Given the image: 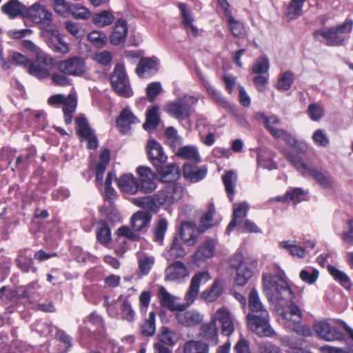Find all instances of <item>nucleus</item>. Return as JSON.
<instances>
[{
    "instance_id": "f257e3e1",
    "label": "nucleus",
    "mask_w": 353,
    "mask_h": 353,
    "mask_svg": "<svg viewBox=\"0 0 353 353\" xmlns=\"http://www.w3.org/2000/svg\"><path fill=\"white\" fill-rule=\"evenodd\" d=\"M184 187L179 183L165 184L152 195L133 199L132 203L140 208L157 213L161 208L168 210L184 195Z\"/></svg>"
},
{
    "instance_id": "f03ea898",
    "label": "nucleus",
    "mask_w": 353,
    "mask_h": 353,
    "mask_svg": "<svg viewBox=\"0 0 353 353\" xmlns=\"http://www.w3.org/2000/svg\"><path fill=\"white\" fill-rule=\"evenodd\" d=\"M263 284L270 301H275L281 305L283 301L290 302V311L281 312L283 319L290 321L292 316H296L299 319L302 318L300 307L292 301L295 294L285 279L279 276H274L267 281L265 277L263 276Z\"/></svg>"
},
{
    "instance_id": "7ed1b4c3",
    "label": "nucleus",
    "mask_w": 353,
    "mask_h": 353,
    "mask_svg": "<svg viewBox=\"0 0 353 353\" xmlns=\"http://www.w3.org/2000/svg\"><path fill=\"white\" fill-rule=\"evenodd\" d=\"M248 307L250 312L247 315L248 324L250 329L259 336H272L274 331L269 323V313L261 303L256 288L249 294Z\"/></svg>"
},
{
    "instance_id": "20e7f679",
    "label": "nucleus",
    "mask_w": 353,
    "mask_h": 353,
    "mask_svg": "<svg viewBox=\"0 0 353 353\" xmlns=\"http://www.w3.org/2000/svg\"><path fill=\"white\" fill-rule=\"evenodd\" d=\"M284 155L288 161L303 176L312 177L323 188L330 189L332 187V179L328 171L307 165L301 157L294 154L292 151L285 150Z\"/></svg>"
},
{
    "instance_id": "39448f33",
    "label": "nucleus",
    "mask_w": 353,
    "mask_h": 353,
    "mask_svg": "<svg viewBox=\"0 0 353 353\" xmlns=\"http://www.w3.org/2000/svg\"><path fill=\"white\" fill-rule=\"evenodd\" d=\"M229 263L230 268L236 270L234 284L241 287L245 286L248 283L258 265L257 260L244 258L241 252L232 255L229 259Z\"/></svg>"
},
{
    "instance_id": "423d86ee",
    "label": "nucleus",
    "mask_w": 353,
    "mask_h": 353,
    "mask_svg": "<svg viewBox=\"0 0 353 353\" xmlns=\"http://www.w3.org/2000/svg\"><path fill=\"white\" fill-rule=\"evenodd\" d=\"M353 28V20L346 19L342 23L327 28L325 30H316L313 32L314 38L322 37L328 46H341L351 33Z\"/></svg>"
},
{
    "instance_id": "0eeeda50",
    "label": "nucleus",
    "mask_w": 353,
    "mask_h": 353,
    "mask_svg": "<svg viewBox=\"0 0 353 353\" xmlns=\"http://www.w3.org/2000/svg\"><path fill=\"white\" fill-rule=\"evenodd\" d=\"M197 101L198 99L193 97L185 96L176 101L167 103L164 107V111L172 117L183 121L190 118L192 105Z\"/></svg>"
},
{
    "instance_id": "6e6552de",
    "label": "nucleus",
    "mask_w": 353,
    "mask_h": 353,
    "mask_svg": "<svg viewBox=\"0 0 353 353\" xmlns=\"http://www.w3.org/2000/svg\"><path fill=\"white\" fill-rule=\"evenodd\" d=\"M54 68L59 72L72 77H81L86 73L85 59L79 56H73L66 59L55 61Z\"/></svg>"
},
{
    "instance_id": "1a4fd4ad",
    "label": "nucleus",
    "mask_w": 353,
    "mask_h": 353,
    "mask_svg": "<svg viewBox=\"0 0 353 353\" xmlns=\"http://www.w3.org/2000/svg\"><path fill=\"white\" fill-rule=\"evenodd\" d=\"M110 83L113 90L120 97L128 98L132 96L133 92L130 88L124 65L117 64L110 76Z\"/></svg>"
},
{
    "instance_id": "9d476101",
    "label": "nucleus",
    "mask_w": 353,
    "mask_h": 353,
    "mask_svg": "<svg viewBox=\"0 0 353 353\" xmlns=\"http://www.w3.org/2000/svg\"><path fill=\"white\" fill-rule=\"evenodd\" d=\"M25 18L30 19L33 23L42 26L46 31L50 30L52 22V14L44 6L34 3L27 8Z\"/></svg>"
},
{
    "instance_id": "9b49d317",
    "label": "nucleus",
    "mask_w": 353,
    "mask_h": 353,
    "mask_svg": "<svg viewBox=\"0 0 353 353\" xmlns=\"http://www.w3.org/2000/svg\"><path fill=\"white\" fill-rule=\"evenodd\" d=\"M137 173L139 175V190L143 194H150L157 188L155 181L154 174L150 168L140 165L137 168Z\"/></svg>"
},
{
    "instance_id": "f8f14e48",
    "label": "nucleus",
    "mask_w": 353,
    "mask_h": 353,
    "mask_svg": "<svg viewBox=\"0 0 353 353\" xmlns=\"http://www.w3.org/2000/svg\"><path fill=\"white\" fill-rule=\"evenodd\" d=\"M313 328L319 337L327 341H341L345 337L340 329L327 321H319L314 325Z\"/></svg>"
},
{
    "instance_id": "ddd939ff",
    "label": "nucleus",
    "mask_w": 353,
    "mask_h": 353,
    "mask_svg": "<svg viewBox=\"0 0 353 353\" xmlns=\"http://www.w3.org/2000/svg\"><path fill=\"white\" fill-rule=\"evenodd\" d=\"M159 180L161 183H171L176 181L181 175V172L177 164L173 163L168 165L159 163L154 166Z\"/></svg>"
},
{
    "instance_id": "4468645a",
    "label": "nucleus",
    "mask_w": 353,
    "mask_h": 353,
    "mask_svg": "<svg viewBox=\"0 0 353 353\" xmlns=\"http://www.w3.org/2000/svg\"><path fill=\"white\" fill-rule=\"evenodd\" d=\"M216 244V242L214 239L207 238L193 254L192 256L193 263L199 265L201 263L212 258L215 252Z\"/></svg>"
},
{
    "instance_id": "2eb2a0df",
    "label": "nucleus",
    "mask_w": 353,
    "mask_h": 353,
    "mask_svg": "<svg viewBox=\"0 0 353 353\" xmlns=\"http://www.w3.org/2000/svg\"><path fill=\"white\" fill-rule=\"evenodd\" d=\"M218 331L216 319L212 318L210 322L201 325L199 336L209 344V346H214L219 342Z\"/></svg>"
},
{
    "instance_id": "dca6fc26",
    "label": "nucleus",
    "mask_w": 353,
    "mask_h": 353,
    "mask_svg": "<svg viewBox=\"0 0 353 353\" xmlns=\"http://www.w3.org/2000/svg\"><path fill=\"white\" fill-rule=\"evenodd\" d=\"M139 123L138 118L133 114L129 107L122 109L119 115L116 119V124L120 132L128 133L130 125Z\"/></svg>"
},
{
    "instance_id": "f3484780",
    "label": "nucleus",
    "mask_w": 353,
    "mask_h": 353,
    "mask_svg": "<svg viewBox=\"0 0 353 353\" xmlns=\"http://www.w3.org/2000/svg\"><path fill=\"white\" fill-rule=\"evenodd\" d=\"M148 158L154 166L157 165V162L163 163L167 160V156L165 154L161 145L154 139L148 141L146 146Z\"/></svg>"
},
{
    "instance_id": "a211bd4d",
    "label": "nucleus",
    "mask_w": 353,
    "mask_h": 353,
    "mask_svg": "<svg viewBox=\"0 0 353 353\" xmlns=\"http://www.w3.org/2000/svg\"><path fill=\"white\" fill-rule=\"evenodd\" d=\"M208 172L206 165L198 167L196 165L185 163L183 167V177L191 183H197L203 179Z\"/></svg>"
},
{
    "instance_id": "6ab92c4d",
    "label": "nucleus",
    "mask_w": 353,
    "mask_h": 353,
    "mask_svg": "<svg viewBox=\"0 0 353 353\" xmlns=\"http://www.w3.org/2000/svg\"><path fill=\"white\" fill-rule=\"evenodd\" d=\"M214 319L221 324V334L225 336L231 335L234 331V326L231 314L226 307L219 308L214 314Z\"/></svg>"
},
{
    "instance_id": "aec40b11",
    "label": "nucleus",
    "mask_w": 353,
    "mask_h": 353,
    "mask_svg": "<svg viewBox=\"0 0 353 353\" xmlns=\"http://www.w3.org/2000/svg\"><path fill=\"white\" fill-rule=\"evenodd\" d=\"M196 230V225L194 223L187 221L181 222L179 234L185 245L192 246L196 244L197 241Z\"/></svg>"
},
{
    "instance_id": "412c9836",
    "label": "nucleus",
    "mask_w": 353,
    "mask_h": 353,
    "mask_svg": "<svg viewBox=\"0 0 353 353\" xmlns=\"http://www.w3.org/2000/svg\"><path fill=\"white\" fill-rule=\"evenodd\" d=\"M128 27L127 21L123 19H118L113 26L110 35V42L112 45L118 46L123 43L127 37Z\"/></svg>"
},
{
    "instance_id": "4be33fe9",
    "label": "nucleus",
    "mask_w": 353,
    "mask_h": 353,
    "mask_svg": "<svg viewBox=\"0 0 353 353\" xmlns=\"http://www.w3.org/2000/svg\"><path fill=\"white\" fill-rule=\"evenodd\" d=\"M157 297L161 307L168 309L170 311L185 310L183 305L175 303V297L171 295L164 286H160L157 292Z\"/></svg>"
},
{
    "instance_id": "5701e85b",
    "label": "nucleus",
    "mask_w": 353,
    "mask_h": 353,
    "mask_svg": "<svg viewBox=\"0 0 353 353\" xmlns=\"http://www.w3.org/2000/svg\"><path fill=\"white\" fill-rule=\"evenodd\" d=\"M210 279V274L208 272H199L195 274L191 279L188 292L185 294V300L188 303H192L196 299L199 287L203 279L206 282Z\"/></svg>"
},
{
    "instance_id": "b1692460",
    "label": "nucleus",
    "mask_w": 353,
    "mask_h": 353,
    "mask_svg": "<svg viewBox=\"0 0 353 353\" xmlns=\"http://www.w3.org/2000/svg\"><path fill=\"white\" fill-rule=\"evenodd\" d=\"M116 181L118 188L124 193L135 194L139 191V181L131 173L122 174Z\"/></svg>"
},
{
    "instance_id": "393cba45",
    "label": "nucleus",
    "mask_w": 353,
    "mask_h": 353,
    "mask_svg": "<svg viewBox=\"0 0 353 353\" xmlns=\"http://www.w3.org/2000/svg\"><path fill=\"white\" fill-rule=\"evenodd\" d=\"M283 140L285 143L292 149V151L294 154L301 157V155H305L309 150L308 144L303 141L296 139L290 132H287ZM285 150H289V149H285L283 150V154H284ZM285 157V155H283Z\"/></svg>"
},
{
    "instance_id": "a878e982",
    "label": "nucleus",
    "mask_w": 353,
    "mask_h": 353,
    "mask_svg": "<svg viewBox=\"0 0 353 353\" xmlns=\"http://www.w3.org/2000/svg\"><path fill=\"white\" fill-rule=\"evenodd\" d=\"M189 272L186 265L180 261H176L170 264L165 269V280H181L188 276Z\"/></svg>"
},
{
    "instance_id": "bb28decb",
    "label": "nucleus",
    "mask_w": 353,
    "mask_h": 353,
    "mask_svg": "<svg viewBox=\"0 0 353 353\" xmlns=\"http://www.w3.org/2000/svg\"><path fill=\"white\" fill-rule=\"evenodd\" d=\"M159 70V63L155 57H142L137 65L135 72L139 77H145V74L152 75Z\"/></svg>"
},
{
    "instance_id": "cd10ccee",
    "label": "nucleus",
    "mask_w": 353,
    "mask_h": 353,
    "mask_svg": "<svg viewBox=\"0 0 353 353\" xmlns=\"http://www.w3.org/2000/svg\"><path fill=\"white\" fill-rule=\"evenodd\" d=\"M0 61L3 70L10 69L14 64L28 68L29 64L32 62L26 57L15 51L10 52L7 58L0 55Z\"/></svg>"
},
{
    "instance_id": "c85d7f7f",
    "label": "nucleus",
    "mask_w": 353,
    "mask_h": 353,
    "mask_svg": "<svg viewBox=\"0 0 353 353\" xmlns=\"http://www.w3.org/2000/svg\"><path fill=\"white\" fill-rule=\"evenodd\" d=\"M175 319L177 322L184 326H195L201 323L203 316L196 311L188 310L182 312L176 311Z\"/></svg>"
},
{
    "instance_id": "c756f323",
    "label": "nucleus",
    "mask_w": 353,
    "mask_h": 353,
    "mask_svg": "<svg viewBox=\"0 0 353 353\" xmlns=\"http://www.w3.org/2000/svg\"><path fill=\"white\" fill-rule=\"evenodd\" d=\"M177 7L181 12V24L185 29H190L194 37L198 35V28L193 24L194 18L188 4L180 2Z\"/></svg>"
},
{
    "instance_id": "7c9ffc66",
    "label": "nucleus",
    "mask_w": 353,
    "mask_h": 353,
    "mask_svg": "<svg viewBox=\"0 0 353 353\" xmlns=\"http://www.w3.org/2000/svg\"><path fill=\"white\" fill-rule=\"evenodd\" d=\"M17 266L23 272H29L31 270L36 271L34 268V261L32 257V252L30 249L21 250L18 252L17 257L15 260Z\"/></svg>"
},
{
    "instance_id": "2f4dec72",
    "label": "nucleus",
    "mask_w": 353,
    "mask_h": 353,
    "mask_svg": "<svg viewBox=\"0 0 353 353\" xmlns=\"http://www.w3.org/2000/svg\"><path fill=\"white\" fill-rule=\"evenodd\" d=\"M248 210V206L245 203H241L234 205V211L232 214V219L230 223L228 225L226 228V233L230 234L232 230L235 228L237 225L240 224L243 218L246 216L247 212Z\"/></svg>"
},
{
    "instance_id": "473e14b6",
    "label": "nucleus",
    "mask_w": 353,
    "mask_h": 353,
    "mask_svg": "<svg viewBox=\"0 0 353 353\" xmlns=\"http://www.w3.org/2000/svg\"><path fill=\"white\" fill-rule=\"evenodd\" d=\"M1 11L10 18H15L19 16L25 18L27 7L18 0H9L1 7Z\"/></svg>"
},
{
    "instance_id": "72a5a7b5",
    "label": "nucleus",
    "mask_w": 353,
    "mask_h": 353,
    "mask_svg": "<svg viewBox=\"0 0 353 353\" xmlns=\"http://www.w3.org/2000/svg\"><path fill=\"white\" fill-rule=\"evenodd\" d=\"M151 219L152 215L149 212L138 211L131 217V227L135 231H141L148 226Z\"/></svg>"
},
{
    "instance_id": "f704fd0d",
    "label": "nucleus",
    "mask_w": 353,
    "mask_h": 353,
    "mask_svg": "<svg viewBox=\"0 0 353 353\" xmlns=\"http://www.w3.org/2000/svg\"><path fill=\"white\" fill-rule=\"evenodd\" d=\"M303 196L304 191L302 188H294L288 190L283 195L274 197L272 200L281 203H288L290 201L299 203L303 200Z\"/></svg>"
},
{
    "instance_id": "c9c22d12",
    "label": "nucleus",
    "mask_w": 353,
    "mask_h": 353,
    "mask_svg": "<svg viewBox=\"0 0 353 353\" xmlns=\"http://www.w3.org/2000/svg\"><path fill=\"white\" fill-rule=\"evenodd\" d=\"M48 46L54 52L65 54L69 52L70 47L59 34L52 33L48 41Z\"/></svg>"
},
{
    "instance_id": "e433bc0d",
    "label": "nucleus",
    "mask_w": 353,
    "mask_h": 353,
    "mask_svg": "<svg viewBox=\"0 0 353 353\" xmlns=\"http://www.w3.org/2000/svg\"><path fill=\"white\" fill-rule=\"evenodd\" d=\"M209 344L201 340L186 341L183 347V353H209Z\"/></svg>"
},
{
    "instance_id": "4c0bfd02",
    "label": "nucleus",
    "mask_w": 353,
    "mask_h": 353,
    "mask_svg": "<svg viewBox=\"0 0 353 353\" xmlns=\"http://www.w3.org/2000/svg\"><path fill=\"white\" fill-rule=\"evenodd\" d=\"M160 122L159 108L158 106H152L147 110L146 120L143 127L145 130H154Z\"/></svg>"
},
{
    "instance_id": "58836bf2",
    "label": "nucleus",
    "mask_w": 353,
    "mask_h": 353,
    "mask_svg": "<svg viewBox=\"0 0 353 353\" xmlns=\"http://www.w3.org/2000/svg\"><path fill=\"white\" fill-rule=\"evenodd\" d=\"M77 105V100L76 97L72 94H68L63 107L64 121L66 125H69L72 123L73 113L75 112Z\"/></svg>"
},
{
    "instance_id": "ea45409f",
    "label": "nucleus",
    "mask_w": 353,
    "mask_h": 353,
    "mask_svg": "<svg viewBox=\"0 0 353 353\" xmlns=\"http://www.w3.org/2000/svg\"><path fill=\"white\" fill-rule=\"evenodd\" d=\"M223 288L221 281L216 279L214 281L211 288L202 293L203 298L208 302H214L217 300L223 294Z\"/></svg>"
},
{
    "instance_id": "a19ab883",
    "label": "nucleus",
    "mask_w": 353,
    "mask_h": 353,
    "mask_svg": "<svg viewBox=\"0 0 353 353\" xmlns=\"http://www.w3.org/2000/svg\"><path fill=\"white\" fill-rule=\"evenodd\" d=\"M92 20L94 25L102 28L110 25L114 20V16L110 10H103L95 13Z\"/></svg>"
},
{
    "instance_id": "79ce46f5",
    "label": "nucleus",
    "mask_w": 353,
    "mask_h": 353,
    "mask_svg": "<svg viewBox=\"0 0 353 353\" xmlns=\"http://www.w3.org/2000/svg\"><path fill=\"white\" fill-rule=\"evenodd\" d=\"M306 0H290L285 12L286 17L294 20L299 18L303 14V6Z\"/></svg>"
},
{
    "instance_id": "37998d69",
    "label": "nucleus",
    "mask_w": 353,
    "mask_h": 353,
    "mask_svg": "<svg viewBox=\"0 0 353 353\" xmlns=\"http://www.w3.org/2000/svg\"><path fill=\"white\" fill-rule=\"evenodd\" d=\"M179 157L188 159L195 163L201 161L198 149L194 145H185L180 148L176 153Z\"/></svg>"
},
{
    "instance_id": "c03bdc74",
    "label": "nucleus",
    "mask_w": 353,
    "mask_h": 353,
    "mask_svg": "<svg viewBox=\"0 0 353 353\" xmlns=\"http://www.w3.org/2000/svg\"><path fill=\"white\" fill-rule=\"evenodd\" d=\"M168 229V221L165 218H160L153 230V241L162 245L165 234Z\"/></svg>"
},
{
    "instance_id": "a18cd8bd",
    "label": "nucleus",
    "mask_w": 353,
    "mask_h": 353,
    "mask_svg": "<svg viewBox=\"0 0 353 353\" xmlns=\"http://www.w3.org/2000/svg\"><path fill=\"white\" fill-rule=\"evenodd\" d=\"M215 214V208L213 203L208 206V211L201 216L199 231L200 233L213 226V219Z\"/></svg>"
},
{
    "instance_id": "49530a36",
    "label": "nucleus",
    "mask_w": 353,
    "mask_h": 353,
    "mask_svg": "<svg viewBox=\"0 0 353 353\" xmlns=\"http://www.w3.org/2000/svg\"><path fill=\"white\" fill-rule=\"evenodd\" d=\"M155 316L154 312H150L148 319H145L140 326V332L143 336H152L155 333Z\"/></svg>"
},
{
    "instance_id": "de8ad7c7",
    "label": "nucleus",
    "mask_w": 353,
    "mask_h": 353,
    "mask_svg": "<svg viewBox=\"0 0 353 353\" xmlns=\"http://www.w3.org/2000/svg\"><path fill=\"white\" fill-rule=\"evenodd\" d=\"M168 254L172 260L182 259L186 255L185 250L176 236L173 238Z\"/></svg>"
},
{
    "instance_id": "09e8293b",
    "label": "nucleus",
    "mask_w": 353,
    "mask_h": 353,
    "mask_svg": "<svg viewBox=\"0 0 353 353\" xmlns=\"http://www.w3.org/2000/svg\"><path fill=\"white\" fill-rule=\"evenodd\" d=\"M202 85L205 88L210 97L218 103H223L225 102L220 92L216 90L211 85L210 82L201 74L199 75Z\"/></svg>"
},
{
    "instance_id": "8fccbe9b",
    "label": "nucleus",
    "mask_w": 353,
    "mask_h": 353,
    "mask_svg": "<svg viewBox=\"0 0 353 353\" xmlns=\"http://www.w3.org/2000/svg\"><path fill=\"white\" fill-rule=\"evenodd\" d=\"M327 270L329 273L333 276L336 281L339 282L345 289H350L351 281L347 275H346L343 272L332 265H329Z\"/></svg>"
},
{
    "instance_id": "3c124183",
    "label": "nucleus",
    "mask_w": 353,
    "mask_h": 353,
    "mask_svg": "<svg viewBox=\"0 0 353 353\" xmlns=\"http://www.w3.org/2000/svg\"><path fill=\"white\" fill-rule=\"evenodd\" d=\"M281 248L286 250L290 255L297 256L298 258H303L305 256L306 250L304 247L299 245H293L289 243L288 241H283L279 243Z\"/></svg>"
},
{
    "instance_id": "603ef678",
    "label": "nucleus",
    "mask_w": 353,
    "mask_h": 353,
    "mask_svg": "<svg viewBox=\"0 0 353 353\" xmlns=\"http://www.w3.org/2000/svg\"><path fill=\"white\" fill-rule=\"evenodd\" d=\"M74 122L76 124V134L78 138L93 130L90 126L88 119L83 116L76 117Z\"/></svg>"
},
{
    "instance_id": "864d4df0",
    "label": "nucleus",
    "mask_w": 353,
    "mask_h": 353,
    "mask_svg": "<svg viewBox=\"0 0 353 353\" xmlns=\"http://www.w3.org/2000/svg\"><path fill=\"white\" fill-rule=\"evenodd\" d=\"M176 334L167 327H162L161 334L159 335V343L168 345H173L176 342Z\"/></svg>"
},
{
    "instance_id": "5fc2aeb1",
    "label": "nucleus",
    "mask_w": 353,
    "mask_h": 353,
    "mask_svg": "<svg viewBox=\"0 0 353 353\" xmlns=\"http://www.w3.org/2000/svg\"><path fill=\"white\" fill-rule=\"evenodd\" d=\"M97 241L103 245L108 244L111 241V231L105 221L101 222V227L97 232Z\"/></svg>"
},
{
    "instance_id": "6e6d98bb",
    "label": "nucleus",
    "mask_w": 353,
    "mask_h": 353,
    "mask_svg": "<svg viewBox=\"0 0 353 353\" xmlns=\"http://www.w3.org/2000/svg\"><path fill=\"white\" fill-rule=\"evenodd\" d=\"M234 174V172L230 170L225 172V173L222 176V181L225 185V191L230 201H231L233 200L234 194V185L232 181Z\"/></svg>"
},
{
    "instance_id": "4d7b16f0",
    "label": "nucleus",
    "mask_w": 353,
    "mask_h": 353,
    "mask_svg": "<svg viewBox=\"0 0 353 353\" xmlns=\"http://www.w3.org/2000/svg\"><path fill=\"white\" fill-rule=\"evenodd\" d=\"M294 81L293 74L290 71H286L279 79L276 88L279 90L287 91L290 89Z\"/></svg>"
},
{
    "instance_id": "13d9d810",
    "label": "nucleus",
    "mask_w": 353,
    "mask_h": 353,
    "mask_svg": "<svg viewBox=\"0 0 353 353\" xmlns=\"http://www.w3.org/2000/svg\"><path fill=\"white\" fill-rule=\"evenodd\" d=\"M28 71L29 74L39 79H43L50 76L49 70L32 62L29 64Z\"/></svg>"
},
{
    "instance_id": "bf43d9fd",
    "label": "nucleus",
    "mask_w": 353,
    "mask_h": 353,
    "mask_svg": "<svg viewBox=\"0 0 353 353\" xmlns=\"http://www.w3.org/2000/svg\"><path fill=\"white\" fill-rule=\"evenodd\" d=\"M88 39L97 48H102L106 43L108 39L106 35L100 31L94 30L88 35Z\"/></svg>"
},
{
    "instance_id": "052dcab7",
    "label": "nucleus",
    "mask_w": 353,
    "mask_h": 353,
    "mask_svg": "<svg viewBox=\"0 0 353 353\" xmlns=\"http://www.w3.org/2000/svg\"><path fill=\"white\" fill-rule=\"evenodd\" d=\"M269 69V60L266 57H259L254 63L252 72L254 74H262Z\"/></svg>"
},
{
    "instance_id": "680f3d73",
    "label": "nucleus",
    "mask_w": 353,
    "mask_h": 353,
    "mask_svg": "<svg viewBox=\"0 0 353 353\" xmlns=\"http://www.w3.org/2000/svg\"><path fill=\"white\" fill-rule=\"evenodd\" d=\"M307 112L311 120L316 121L323 117L324 109L320 103H314L309 105Z\"/></svg>"
},
{
    "instance_id": "e2e57ef3",
    "label": "nucleus",
    "mask_w": 353,
    "mask_h": 353,
    "mask_svg": "<svg viewBox=\"0 0 353 353\" xmlns=\"http://www.w3.org/2000/svg\"><path fill=\"white\" fill-rule=\"evenodd\" d=\"M228 23L232 34L236 37H242L245 34V29L241 23L235 20L234 17L228 19Z\"/></svg>"
},
{
    "instance_id": "0e129e2a",
    "label": "nucleus",
    "mask_w": 353,
    "mask_h": 353,
    "mask_svg": "<svg viewBox=\"0 0 353 353\" xmlns=\"http://www.w3.org/2000/svg\"><path fill=\"white\" fill-rule=\"evenodd\" d=\"M139 231H135L130 229L128 226H121L117 230V234L119 236L125 237L132 241H138L141 239Z\"/></svg>"
},
{
    "instance_id": "69168bd1",
    "label": "nucleus",
    "mask_w": 353,
    "mask_h": 353,
    "mask_svg": "<svg viewBox=\"0 0 353 353\" xmlns=\"http://www.w3.org/2000/svg\"><path fill=\"white\" fill-rule=\"evenodd\" d=\"M70 14L75 19H87L90 16V12L85 7L80 6L79 4H71Z\"/></svg>"
},
{
    "instance_id": "338daca9",
    "label": "nucleus",
    "mask_w": 353,
    "mask_h": 353,
    "mask_svg": "<svg viewBox=\"0 0 353 353\" xmlns=\"http://www.w3.org/2000/svg\"><path fill=\"white\" fill-rule=\"evenodd\" d=\"M121 315L123 319L132 322L135 319V312L132 309L130 302L125 299L121 306Z\"/></svg>"
},
{
    "instance_id": "774afa93",
    "label": "nucleus",
    "mask_w": 353,
    "mask_h": 353,
    "mask_svg": "<svg viewBox=\"0 0 353 353\" xmlns=\"http://www.w3.org/2000/svg\"><path fill=\"white\" fill-rule=\"evenodd\" d=\"M162 88L159 82H152L146 88V94L150 102H153L161 92Z\"/></svg>"
}]
</instances>
